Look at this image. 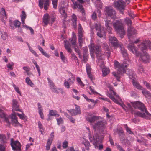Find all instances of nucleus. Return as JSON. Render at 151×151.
Segmentation results:
<instances>
[{
    "label": "nucleus",
    "instance_id": "nucleus-64",
    "mask_svg": "<svg viewBox=\"0 0 151 151\" xmlns=\"http://www.w3.org/2000/svg\"><path fill=\"white\" fill-rule=\"evenodd\" d=\"M66 151H75V150L73 147H71L67 149Z\"/></svg>",
    "mask_w": 151,
    "mask_h": 151
},
{
    "label": "nucleus",
    "instance_id": "nucleus-23",
    "mask_svg": "<svg viewBox=\"0 0 151 151\" xmlns=\"http://www.w3.org/2000/svg\"><path fill=\"white\" fill-rule=\"evenodd\" d=\"M66 9L64 7H61L59 8V11L62 17L65 19L67 17V14L65 12Z\"/></svg>",
    "mask_w": 151,
    "mask_h": 151
},
{
    "label": "nucleus",
    "instance_id": "nucleus-9",
    "mask_svg": "<svg viewBox=\"0 0 151 151\" xmlns=\"http://www.w3.org/2000/svg\"><path fill=\"white\" fill-rule=\"evenodd\" d=\"M125 21L129 27L128 29V35L129 39L130 40L131 36L132 35L135 34L136 32L135 29L130 26L132 23V22L130 19L128 18H126L125 19Z\"/></svg>",
    "mask_w": 151,
    "mask_h": 151
},
{
    "label": "nucleus",
    "instance_id": "nucleus-30",
    "mask_svg": "<svg viewBox=\"0 0 151 151\" xmlns=\"http://www.w3.org/2000/svg\"><path fill=\"white\" fill-rule=\"evenodd\" d=\"M0 116L1 118H4L5 121L7 123L9 122L8 118L6 116V115L3 112L2 110L0 109Z\"/></svg>",
    "mask_w": 151,
    "mask_h": 151
},
{
    "label": "nucleus",
    "instance_id": "nucleus-37",
    "mask_svg": "<svg viewBox=\"0 0 151 151\" xmlns=\"http://www.w3.org/2000/svg\"><path fill=\"white\" fill-rule=\"evenodd\" d=\"M60 55L61 59L63 63H66L67 62V58L65 56L63 55V53L62 52H60Z\"/></svg>",
    "mask_w": 151,
    "mask_h": 151
},
{
    "label": "nucleus",
    "instance_id": "nucleus-36",
    "mask_svg": "<svg viewBox=\"0 0 151 151\" xmlns=\"http://www.w3.org/2000/svg\"><path fill=\"white\" fill-rule=\"evenodd\" d=\"M89 88V89L90 91H91V92H89V94H99V95L102 96L99 93L96 91L91 86H89L88 87Z\"/></svg>",
    "mask_w": 151,
    "mask_h": 151
},
{
    "label": "nucleus",
    "instance_id": "nucleus-18",
    "mask_svg": "<svg viewBox=\"0 0 151 151\" xmlns=\"http://www.w3.org/2000/svg\"><path fill=\"white\" fill-rule=\"evenodd\" d=\"M114 4L115 7L120 10L124 9L125 3L122 0H119L117 1H115Z\"/></svg>",
    "mask_w": 151,
    "mask_h": 151
},
{
    "label": "nucleus",
    "instance_id": "nucleus-34",
    "mask_svg": "<svg viewBox=\"0 0 151 151\" xmlns=\"http://www.w3.org/2000/svg\"><path fill=\"white\" fill-rule=\"evenodd\" d=\"M38 128L39 129L40 131L41 132V134H43V127L41 123V122L40 121H38Z\"/></svg>",
    "mask_w": 151,
    "mask_h": 151
},
{
    "label": "nucleus",
    "instance_id": "nucleus-45",
    "mask_svg": "<svg viewBox=\"0 0 151 151\" xmlns=\"http://www.w3.org/2000/svg\"><path fill=\"white\" fill-rule=\"evenodd\" d=\"M17 115L19 118L22 120L26 118V116L23 113H22V114H20L18 113H16Z\"/></svg>",
    "mask_w": 151,
    "mask_h": 151
},
{
    "label": "nucleus",
    "instance_id": "nucleus-20",
    "mask_svg": "<svg viewBox=\"0 0 151 151\" xmlns=\"http://www.w3.org/2000/svg\"><path fill=\"white\" fill-rule=\"evenodd\" d=\"M76 109H71L70 110H68V111L72 116H74L81 113V111L79 106L75 105Z\"/></svg>",
    "mask_w": 151,
    "mask_h": 151
},
{
    "label": "nucleus",
    "instance_id": "nucleus-53",
    "mask_svg": "<svg viewBox=\"0 0 151 151\" xmlns=\"http://www.w3.org/2000/svg\"><path fill=\"white\" fill-rule=\"evenodd\" d=\"M12 101V108H14L15 106L18 105V102L16 100L14 99H13Z\"/></svg>",
    "mask_w": 151,
    "mask_h": 151
},
{
    "label": "nucleus",
    "instance_id": "nucleus-62",
    "mask_svg": "<svg viewBox=\"0 0 151 151\" xmlns=\"http://www.w3.org/2000/svg\"><path fill=\"white\" fill-rule=\"evenodd\" d=\"M23 69L24 70L26 73L30 70V68L29 67L24 66L23 67Z\"/></svg>",
    "mask_w": 151,
    "mask_h": 151
},
{
    "label": "nucleus",
    "instance_id": "nucleus-25",
    "mask_svg": "<svg viewBox=\"0 0 151 151\" xmlns=\"http://www.w3.org/2000/svg\"><path fill=\"white\" fill-rule=\"evenodd\" d=\"M38 105V110L39 114L40 117L42 119H44V115L43 112V109L42 107L40 105V103H38L37 104Z\"/></svg>",
    "mask_w": 151,
    "mask_h": 151
},
{
    "label": "nucleus",
    "instance_id": "nucleus-46",
    "mask_svg": "<svg viewBox=\"0 0 151 151\" xmlns=\"http://www.w3.org/2000/svg\"><path fill=\"white\" fill-rule=\"evenodd\" d=\"M76 19L77 18L76 16L75 15L73 14L72 16V21L74 25H76Z\"/></svg>",
    "mask_w": 151,
    "mask_h": 151
},
{
    "label": "nucleus",
    "instance_id": "nucleus-41",
    "mask_svg": "<svg viewBox=\"0 0 151 151\" xmlns=\"http://www.w3.org/2000/svg\"><path fill=\"white\" fill-rule=\"evenodd\" d=\"M76 81L78 83V85L81 87H83L84 86V84L82 81L81 79L79 77H77L76 78Z\"/></svg>",
    "mask_w": 151,
    "mask_h": 151
},
{
    "label": "nucleus",
    "instance_id": "nucleus-17",
    "mask_svg": "<svg viewBox=\"0 0 151 151\" xmlns=\"http://www.w3.org/2000/svg\"><path fill=\"white\" fill-rule=\"evenodd\" d=\"M16 113L14 112H13L11 114V118L12 122L13 124L15 126L19 125L21 127L22 125L20 124L18 121L17 118L16 116Z\"/></svg>",
    "mask_w": 151,
    "mask_h": 151
},
{
    "label": "nucleus",
    "instance_id": "nucleus-2",
    "mask_svg": "<svg viewBox=\"0 0 151 151\" xmlns=\"http://www.w3.org/2000/svg\"><path fill=\"white\" fill-rule=\"evenodd\" d=\"M99 117L90 114L86 118V119L92 124L95 130L99 131V134L100 135V136L99 135V134H97L92 137L89 128L86 127V129L88 132V137L90 142L93 143L96 149L98 148L99 150H101L103 148V146L101 144H99L104 138L103 134L105 133V130L104 129L105 125L106 124V120H104L101 121H97Z\"/></svg>",
    "mask_w": 151,
    "mask_h": 151
},
{
    "label": "nucleus",
    "instance_id": "nucleus-6",
    "mask_svg": "<svg viewBox=\"0 0 151 151\" xmlns=\"http://www.w3.org/2000/svg\"><path fill=\"white\" fill-rule=\"evenodd\" d=\"M113 26L115 30L120 34V37L122 38L125 34V32L122 21L117 20L115 22H113Z\"/></svg>",
    "mask_w": 151,
    "mask_h": 151
},
{
    "label": "nucleus",
    "instance_id": "nucleus-40",
    "mask_svg": "<svg viewBox=\"0 0 151 151\" xmlns=\"http://www.w3.org/2000/svg\"><path fill=\"white\" fill-rule=\"evenodd\" d=\"M12 86L14 87L16 92L19 94L21 96V93L19 91V88L17 86H16L14 83L12 84Z\"/></svg>",
    "mask_w": 151,
    "mask_h": 151
},
{
    "label": "nucleus",
    "instance_id": "nucleus-58",
    "mask_svg": "<svg viewBox=\"0 0 151 151\" xmlns=\"http://www.w3.org/2000/svg\"><path fill=\"white\" fill-rule=\"evenodd\" d=\"M91 17L94 20H95L96 19L97 16L95 12H94L92 14L91 16Z\"/></svg>",
    "mask_w": 151,
    "mask_h": 151
},
{
    "label": "nucleus",
    "instance_id": "nucleus-26",
    "mask_svg": "<svg viewBox=\"0 0 151 151\" xmlns=\"http://www.w3.org/2000/svg\"><path fill=\"white\" fill-rule=\"evenodd\" d=\"M81 141L82 143L84 145L86 150H88L89 149V147L90 146V144L89 142L84 138H83L81 139Z\"/></svg>",
    "mask_w": 151,
    "mask_h": 151
},
{
    "label": "nucleus",
    "instance_id": "nucleus-19",
    "mask_svg": "<svg viewBox=\"0 0 151 151\" xmlns=\"http://www.w3.org/2000/svg\"><path fill=\"white\" fill-rule=\"evenodd\" d=\"M83 30L81 28V25L79 24L78 27V39L79 45L81 46H82V44L83 42Z\"/></svg>",
    "mask_w": 151,
    "mask_h": 151
},
{
    "label": "nucleus",
    "instance_id": "nucleus-5",
    "mask_svg": "<svg viewBox=\"0 0 151 151\" xmlns=\"http://www.w3.org/2000/svg\"><path fill=\"white\" fill-rule=\"evenodd\" d=\"M127 70H129V73H127L129 75V78L132 79V83L134 86L137 89L141 90L142 91V93L146 97L150 98L151 96V94L150 92L142 87L140 84L135 80L136 78L132 70L128 69Z\"/></svg>",
    "mask_w": 151,
    "mask_h": 151
},
{
    "label": "nucleus",
    "instance_id": "nucleus-35",
    "mask_svg": "<svg viewBox=\"0 0 151 151\" xmlns=\"http://www.w3.org/2000/svg\"><path fill=\"white\" fill-rule=\"evenodd\" d=\"M25 81L27 84L29 86H30L31 87L33 86L34 85V84L32 83L29 77H27L25 79Z\"/></svg>",
    "mask_w": 151,
    "mask_h": 151
},
{
    "label": "nucleus",
    "instance_id": "nucleus-22",
    "mask_svg": "<svg viewBox=\"0 0 151 151\" xmlns=\"http://www.w3.org/2000/svg\"><path fill=\"white\" fill-rule=\"evenodd\" d=\"M9 24L11 27H13L14 26L16 27H19L21 24V22L17 20L13 21L12 20H9Z\"/></svg>",
    "mask_w": 151,
    "mask_h": 151
},
{
    "label": "nucleus",
    "instance_id": "nucleus-4",
    "mask_svg": "<svg viewBox=\"0 0 151 151\" xmlns=\"http://www.w3.org/2000/svg\"><path fill=\"white\" fill-rule=\"evenodd\" d=\"M89 47L90 55L92 58H94V53L95 52L98 59V64L102 69V75L103 76H105L109 73L110 71L109 68H106L104 65L103 60L104 56L102 55L99 47L97 45H95L93 43H91L89 45Z\"/></svg>",
    "mask_w": 151,
    "mask_h": 151
},
{
    "label": "nucleus",
    "instance_id": "nucleus-50",
    "mask_svg": "<svg viewBox=\"0 0 151 151\" xmlns=\"http://www.w3.org/2000/svg\"><path fill=\"white\" fill-rule=\"evenodd\" d=\"M52 142L48 140L47 141L46 147V150H49L50 149V145H51Z\"/></svg>",
    "mask_w": 151,
    "mask_h": 151
},
{
    "label": "nucleus",
    "instance_id": "nucleus-10",
    "mask_svg": "<svg viewBox=\"0 0 151 151\" xmlns=\"http://www.w3.org/2000/svg\"><path fill=\"white\" fill-rule=\"evenodd\" d=\"M10 144L14 151H21V145L18 141H14L12 138L11 139Z\"/></svg>",
    "mask_w": 151,
    "mask_h": 151
},
{
    "label": "nucleus",
    "instance_id": "nucleus-38",
    "mask_svg": "<svg viewBox=\"0 0 151 151\" xmlns=\"http://www.w3.org/2000/svg\"><path fill=\"white\" fill-rule=\"evenodd\" d=\"M0 34L2 39L4 40H6L8 37V35L5 32H1Z\"/></svg>",
    "mask_w": 151,
    "mask_h": 151
},
{
    "label": "nucleus",
    "instance_id": "nucleus-60",
    "mask_svg": "<svg viewBox=\"0 0 151 151\" xmlns=\"http://www.w3.org/2000/svg\"><path fill=\"white\" fill-rule=\"evenodd\" d=\"M116 147L120 151H124V150L123 149V148L119 144H117L116 145Z\"/></svg>",
    "mask_w": 151,
    "mask_h": 151
},
{
    "label": "nucleus",
    "instance_id": "nucleus-54",
    "mask_svg": "<svg viewBox=\"0 0 151 151\" xmlns=\"http://www.w3.org/2000/svg\"><path fill=\"white\" fill-rule=\"evenodd\" d=\"M64 85L65 87L69 89L70 88V84L68 83V81L66 80H65L64 82Z\"/></svg>",
    "mask_w": 151,
    "mask_h": 151
},
{
    "label": "nucleus",
    "instance_id": "nucleus-28",
    "mask_svg": "<svg viewBox=\"0 0 151 151\" xmlns=\"http://www.w3.org/2000/svg\"><path fill=\"white\" fill-rule=\"evenodd\" d=\"M37 47L39 50L43 55L47 58H49L50 57V55L45 51L41 47L40 45H38L37 46Z\"/></svg>",
    "mask_w": 151,
    "mask_h": 151
},
{
    "label": "nucleus",
    "instance_id": "nucleus-29",
    "mask_svg": "<svg viewBox=\"0 0 151 151\" xmlns=\"http://www.w3.org/2000/svg\"><path fill=\"white\" fill-rule=\"evenodd\" d=\"M119 46H120L121 52L122 54V55L124 57L127 56V53L126 50H125L124 48L122 46V45L120 44L119 45Z\"/></svg>",
    "mask_w": 151,
    "mask_h": 151
},
{
    "label": "nucleus",
    "instance_id": "nucleus-1",
    "mask_svg": "<svg viewBox=\"0 0 151 151\" xmlns=\"http://www.w3.org/2000/svg\"><path fill=\"white\" fill-rule=\"evenodd\" d=\"M108 87L110 93L107 96L115 103L119 104L126 111H130L136 116L147 119V116L150 115L145 108L144 104L139 101L128 103L126 106L122 101L121 99L113 91L111 86L109 85Z\"/></svg>",
    "mask_w": 151,
    "mask_h": 151
},
{
    "label": "nucleus",
    "instance_id": "nucleus-27",
    "mask_svg": "<svg viewBox=\"0 0 151 151\" xmlns=\"http://www.w3.org/2000/svg\"><path fill=\"white\" fill-rule=\"evenodd\" d=\"M0 14H1L3 18H4V19H2L1 18V21L4 23H5V20H4V19H6V12L4 9L3 8H2L1 9L0 12Z\"/></svg>",
    "mask_w": 151,
    "mask_h": 151
},
{
    "label": "nucleus",
    "instance_id": "nucleus-44",
    "mask_svg": "<svg viewBox=\"0 0 151 151\" xmlns=\"http://www.w3.org/2000/svg\"><path fill=\"white\" fill-rule=\"evenodd\" d=\"M64 42L65 41H64ZM65 48L69 52H71V50L70 48V47L69 44H67L66 42H65Z\"/></svg>",
    "mask_w": 151,
    "mask_h": 151
},
{
    "label": "nucleus",
    "instance_id": "nucleus-42",
    "mask_svg": "<svg viewBox=\"0 0 151 151\" xmlns=\"http://www.w3.org/2000/svg\"><path fill=\"white\" fill-rule=\"evenodd\" d=\"M112 74L116 79L117 81H120V76L118 73H116L115 72H112Z\"/></svg>",
    "mask_w": 151,
    "mask_h": 151
},
{
    "label": "nucleus",
    "instance_id": "nucleus-56",
    "mask_svg": "<svg viewBox=\"0 0 151 151\" xmlns=\"http://www.w3.org/2000/svg\"><path fill=\"white\" fill-rule=\"evenodd\" d=\"M125 128H126L127 131L130 134H133V132H132L131 130L129 128H128L127 124L124 125Z\"/></svg>",
    "mask_w": 151,
    "mask_h": 151
},
{
    "label": "nucleus",
    "instance_id": "nucleus-49",
    "mask_svg": "<svg viewBox=\"0 0 151 151\" xmlns=\"http://www.w3.org/2000/svg\"><path fill=\"white\" fill-rule=\"evenodd\" d=\"M56 120L58 125H59L60 124H62L63 123V121L62 118L60 117L59 118H57Z\"/></svg>",
    "mask_w": 151,
    "mask_h": 151
},
{
    "label": "nucleus",
    "instance_id": "nucleus-32",
    "mask_svg": "<svg viewBox=\"0 0 151 151\" xmlns=\"http://www.w3.org/2000/svg\"><path fill=\"white\" fill-rule=\"evenodd\" d=\"M20 17L21 18L22 23L24 24L26 17V15L24 11H22V14L20 15Z\"/></svg>",
    "mask_w": 151,
    "mask_h": 151
},
{
    "label": "nucleus",
    "instance_id": "nucleus-16",
    "mask_svg": "<svg viewBox=\"0 0 151 151\" xmlns=\"http://www.w3.org/2000/svg\"><path fill=\"white\" fill-rule=\"evenodd\" d=\"M73 4V8L74 9H76L78 8L80 10V11L81 12L82 15L84 16L85 14V10L82 5L80 4H78L76 2H75L74 0H71Z\"/></svg>",
    "mask_w": 151,
    "mask_h": 151
},
{
    "label": "nucleus",
    "instance_id": "nucleus-63",
    "mask_svg": "<svg viewBox=\"0 0 151 151\" xmlns=\"http://www.w3.org/2000/svg\"><path fill=\"white\" fill-rule=\"evenodd\" d=\"M138 70L139 72L142 73L143 72V69L142 66H139L138 67Z\"/></svg>",
    "mask_w": 151,
    "mask_h": 151
},
{
    "label": "nucleus",
    "instance_id": "nucleus-31",
    "mask_svg": "<svg viewBox=\"0 0 151 151\" xmlns=\"http://www.w3.org/2000/svg\"><path fill=\"white\" fill-rule=\"evenodd\" d=\"M49 115L50 116H53L55 117H58L59 115L57 113V112L56 110H50Z\"/></svg>",
    "mask_w": 151,
    "mask_h": 151
},
{
    "label": "nucleus",
    "instance_id": "nucleus-55",
    "mask_svg": "<svg viewBox=\"0 0 151 151\" xmlns=\"http://www.w3.org/2000/svg\"><path fill=\"white\" fill-rule=\"evenodd\" d=\"M53 8L56 9L57 7L58 0H52Z\"/></svg>",
    "mask_w": 151,
    "mask_h": 151
},
{
    "label": "nucleus",
    "instance_id": "nucleus-61",
    "mask_svg": "<svg viewBox=\"0 0 151 151\" xmlns=\"http://www.w3.org/2000/svg\"><path fill=\"white\" fill-rule=\"evenodd\" d=\"M68 145V142L66 141H65L63 143V147L64 148H66Z\"/></svg>",
    "mask_w": 151,
    "mask_h": 151
},
{
    "label": "nucleus",
    "instance_id": "nucleus-3",
    "mask_svg": "<svg viewBox=\"0 0 151 151\" xmlns=\"http://www.w3.org/2000/svg\"><path fill=\"white\" fill-rule=\"evenodd\" d=\"M139 41L138 39L134 41H132V43H130L128 46V48L130 51L134 54L136 57H139V60L144 63H149L150 59L148 54L144 50H146L148 47L151 49V43L150 41L147 40L141 44L139 46L142 53L139 54L137 51V49L134 45V43H137Z\"/></svg>",
    "mask_w": 151,
    "mask_h": 151
},
{
    "label": "nucleus",
    "instance_id": "nucleus-33",
    "mask_svg": "<svg viewBox=\"0 0 151 151\" xmlns=\"http://www.w3.org/2000/svg\"><path fill=\"white\" fill-rule=\"evenodd\" d=\"M70 75L71 76V78H69L67 81H68L70 85H71L73 83L75 80V77L72 74Z\"/></svg>",
    "mask_w": 151,
    "mask_h": 151
},
{
    "label": "nucleus",
    "instance_id": "nucleus-52",
    "mask_svg": "<svg viewBox=\"0 0 151 151\" xmlns=\"http://www.w3.org/2000/svg\"><path fill=\"white\" fill-rule=\"evenodd\" d=\"M143 83L145 85V86L148 89H150V88L151 86L149 83L145 81H143Z\"/></svg>",
    "mask_w": 151,
    "mask_h": 151
},
{
    "label": "nucleus",
    "instance_id": "nucleus-11",
    "mask_svg": "<svg viewBox=\"0 0 151 151\" xmlns=\"http://www.w3.org/2000/svg\"><path fill=\"white\" fill-rule=\"evenodd\" d=\"M105 13L108 17L114 19L116 17L115 11L113 10L111 7H106L105 10Z\"/></svg>",
    "mask_w": 151,
    "mask_h": 151
},
{
    "label": "nucleus",
    "instance_id": "nucleus-47",
    "mask_svg": "<svg viewBox=\"0 0 151 151\" xmlns=\"http://www.w3.org/2000/svg\"><path fill=\"white\" fill-rule=\"evenodd\" d=\"M54 132H51L50 134V137L49 139H48V141L52 142L53 139L54 137Z\"/></svg>",
    "mask_w": 151,
    "mask_h": 151
},
{
    "label": "nucleus",
    "instance_id": "nucleus-24",
    "mask_svg": "<svg viewBox=\"0 0 151 151\" xmlns=\"http://www.w3.org/2000/svg\"><path fill=\"white\" fill-rule=\"evenodd\" d=\"M86 70L87 74L89 78L92 80V76L91 73V69L90 66L88 64H86Z\"/></svg>",
    "mask_w": 151,
    "mask_h": 151
},
{
    "label": "nucleus",
    "instance_id": "nucleus-21",
    "mask_svg": "<svg viewBox=\"0 0 151 151\" xmlns=\"http://www.w3.org/2000/svg\"><path fill=\"white\" fill-rule=\"evenodd\" d=\"M105 25L106 27V30L109 34H111V32L112 25V22L109 20H105Z\"/></svg>",
    "mask_w": 151,
    "mask_h": 151
},
{
    "label": "nucleus",
    "instance_id": "nucleus-57",
    "mask_svg": "<svg viewBox=\"0 0 151 151\" xmlns=\"http://www.w3.org/2000/svg\"><path fill=\"white\" fill-rule=\"evenodd\" d=\"M12 110L15 111H19L21 112V110L20 109L19 106L18 105L15 106L14 108H12Z\"/></svg>",
    "mask_w": 151,
    "mask_h": 151
},
{
    "label": "nucleus",
    "instance_id": "nucleus-12",
    "mask_svg": "<svg viewBox=\"0 0 151 151\" xmlns=\"http://www.w3.org/2000/svg\"><path fill=\"white\" fill-rule=\"evenodd\" d=\"M47 79L48 81L50 89L53 92L57 93H58L60 92L61 93H63V90L62 89L59 88L57 89L56 88L54 83L49 78H47Z\"/></svg>",
    "mask_w": 151,
    "mask_h": 151
},
{
    "label": "nucleus",
    "instance_id": "nucleus-43",
    "mask_svg": "<svg viewBox=\"0 0 151 151\" xmlns=\"http://www.w3.org/2000/svg\"><path fill=\"white\" fill-rule=\"evenodd\" d=\"M0 141L4 143L6 142V137L4 135L0 134Z\"/></svg>",
    "mask_w": 151,
    "mask_h": 151
},
{
    "label": "nucleus",
    "instance_id": "nucleus-48",
    "mask_svg": "<svg viewBox=\"0 0 151 151\" xmlns=\"http://www.w3.org/2000/svg\"><path fill=\"white\" fill-rule=\"evenodd\" d=\"M14 65V63L13 62H11L7 64V67L10 69L12 70L13 69V66Z\"/></svg>",
    "mask_w": 151,
    "mask_h": 151
},
{
    "label": "nucleus",
    "instance_id": "nucleus-51",
    "mask_svg": "<svg viewBox=\"0 0 151 151\" xmlns=\"http://www.w3.org/2000/svg\"><path fill=\"white\" fill-rule=\"evenodd\" d=\"M76 37L75 35H73L71 40V42L72 44L75 45L76 44Z\"/></svg>",
    "mask_w": 151,
    "mask_h": 151
},
{
    "label": "nucleus",
    "instance_id": "nucleus-8",
    "mask_svg": "<svg viewBox=\"0 0 151 151\" xmlns=\"http://www.w3.org/2000/svg\"><path fill=\"white\" fill-rule=\"evenodd\" d=\"M55 20V17L50 16L47 13L45 14L43 17V22L44 24V26H47L49 24L52 25Z\"/></svg>",
    "mask_w": 151,
    "mask_h": 151
},
{
    "label": "nucleus",
    "instance_id": "nucleus-59",
    "mask_svg": "<svg viewBox=\"0 0 151 151\" xmlns=\"http://www.w3.org/2000/svg\"><path fill=\"white\" fill-rule=\"evenodd\" d=\"M6 146L1 144H0V151H5Z\"/></svg>",
    "mask_w": 151,
    "mask_h": 151
},
{
    "label": "nucleus",
    "instance_id": "nucleus-7",
    "mask_svg": "<svg viewBox=\"0 0 151 151\" xmlns=\"http://www.w3.org/2000/svg\"><path fill=\"white\" fill-rule=\"evenodd\" d=\"M127 65V64L124 63L120 65L117 61H114V66L115 69L117 70L119 74H122L125 73L126 72V70Z\"/></svg>",
    "mask_w": 151,
    "mask_h": 151
},
{
    "label": "nucleus",
    "instance_id": "nucleus-39",
    "mask_svg": "<svg viewBox=\"0 0 151 151\" xmlns=\"http://www.w3.org/2000/svg\"><path fill=\"white\" fill-rule=\"evenodd\" d=\"M27 45H28V46L29 48V49L30 51V52L32 53L35 56L38 57V55L36 53V52L29 45L28 43H27Z\"/></svg>",
    "mask_w": 151,
    "mask_h": 151
},
{
    "label": "nucleus",
    "instance_id": "nucleus-14",
    "mask_svg": "<svg viewBox=\"0 0 151 151\" xmlns=\"http://www.w3.org/2000/svg\"><path fill=\"white\" fill-rule=\"evenodd\" d=\"M50 0H39V6L41 9L43 8L45 10L48 9L49 6Z\"/></svg>",
    "mask_w": 151,
    "mask_h": 151
},
{
    "label": "nucleus",
    "instance_id": "nucleus-13",
    "mask_svg": "<svg viewBox=\"0 0 151 151\" xmlns=\"http://www.w3.org/2000/svg\"><path fill=\"white\" fill-rule=\"evenodd\" d=\"M95 27L96 30L98 31L97 34L98 36L100 37H101L105 36L106 33L104 32L103 29L101 27L99 24H96Z\"/></svg>",
    "mask_w": 151,
    "mask_h": 151
},
{
    "label": "nucleus",
    "instance_id": "nucleus-15",
    "mask_svg": "<svg viewBox=\"0 0 151 151\" xmlns=\"http://www.w3.org/2000/svg\"><path fill=\"white\" fill-rule=\"evenodd\" d=\"M109 40L110 43L116 49L119 46V44L117 39L114 36H109Z\"/></svg>",
    "mask_w": 151,
    "mask_h": 151
}]
</instances>
